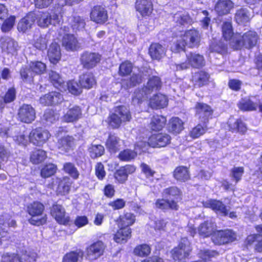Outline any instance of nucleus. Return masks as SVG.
Masks as SVG:
<instances>
[{
	"label": "nucleus",
	"instance_id": "obj_1",
	"mask_svg": "<svg viewBox=\"0 0 262 262\" xmlns=\"http://www.w3.org/2000/svg\"><path fill=\"white\" fill-rule=\"evenodd\" d=\"M200 39V34L195 29L179 31L172 39L171 50L173 52H180L184 51L186 46L190 48L198 47Z\"/></svg>",
	"mask_w": 262,
	"mask_h": 262
},
{
	"label": "nucleus",
	"instance_id": "obj_2",
	"mask_svg": "<svg viewBox=\"0 0 262 262\" xmlns=\"http://www.w3.org/2000/svg\"><path fill=\"white\" fill-rule=\"evenodd\" d=\"M196 113L203 124H199L193 128L190 132V136L193 138H198L203 135L207 130L206 123L209 117L212 115V110L211 107L204 103H198L195 105Z\"/></svg>",
	"mask_w": 262,
	"mask_h": 262
},
{
	"label": "nucleus",
	"instance_id": "obj_3",
	"mask_svg": "<svg viewBox=\"0 0 262 262\" xmlns=\"http://www.w3.org/2000/svg\"><path fill=\"white\" fill-rule=\"evenodd\" d=\"M257 35L254 31H248L243 35L235 34L231 41V46L235 49H239L244 47L250 48L256 43Z\"/></svg>",
	"mask_w": 262,
	"mask_h": 262
},
{
	"label": "nucleus",
	"instance_id": "obj_4",
	"mask_svg": "<svg viewBox=\"0 0 262 262\" xmlns=\"http://www.w3.org/2000/svg\"><path fill=\"white\" fill-rule=\"evenodd\" d=\"M161 85L160 78L153 76L148 80L147 85L142 90H136L133 97V103L134 105L139 104L146 98V95L154 90H158Z\"/></svg>",
	"mask_w": 262,
	"mask_h": 262
},
{
	"label": "nucleus",
	"instance_id": "obj_5",
	"mask_svg": "<svg viewBox=\"0 0 262 262\" xmlns=\"http://www.w3.org/2000/svg\"><path fill=\"white\" fill-rule=\"evenodd\" d=\"M45 207L39 202L35 201L29 204L27 207V211L31 217L29 220V223L33 225L39 226L46 223L47 217L42 216Z\"/></svg>",
	"mask_w": 262,
	"mask_h": 262
},
{
	"label": "nucleus",
	"instance_id": "obj_6",
	"mask_svg": "<svg viewBox=\"0 0 262 262\" xmlns=\"http://www.w3.org/2000/svg\"><path fill=\"white\" fill-rule=\"evenodd\" d=\"M28 133L24 127L20 129L18 127L14 126L11 129H7L6 128H0V136L2 137H7L11 136L16 143L18 144L25 145L28 142Z\"/></svg>",
	"mask_w": 262,
	"mask_h": 262
},
{
	"label": "nucleus",
	"instance_id": "obj_7",
	"mask_svg": "<svg viewBox=\"0 0 262 262\" xmlns=\"http://www.w3.org/2000/svg\"><path fill=\"white\" fill-rule=\"evenodd\" d=\"M131 116L128 109L124 106L117 107L108 118V123L113 128H118L122 123L128 121Z\"/></svg>",
	"mask_w": 262,
	"mask_h": 262
},
{
	"label": "nucleus",
	"instance_id": "obj_8",
	"mask_svg": "<svg viewBox=\"0 0 262 262\" xmlns=\"http://www.w3.org/2000/svg\"><path fill=\"white\" fill-rule=\"evenodd\" d=\"M29 65V69L23 68L20 72L21 77L24 81H31L34 75L43 74L46 70V64L41 61H31Z\"/></svg>",
	"mask_w": 262,
	"mask_h": 262
},
{
	"label": "nucleus",
	"instance_id": "obj_9",
	"mask_svg": "<svg viewBox=\"0 0 262 262\" xmlns=\"http://www.w3.org/2000/svg\"><path fill=\"white\" fill-rule=\"evenodd\" d=\"M37 25L40 27H47L49 25L56 26L61 21V16L55 12H39L35 15Z\"/></svg>",
	"mask_w": 262,
	"mask_h": 262
},
{
	"label": "nucleus",
	"instance_id": "obj_10",
	"mask_svg": "<svg viewBox=\"0 0 262 262\" xmlns=\"http://www.w3.org/2000/svg\"><path fill=\"white\" fill-rule=\"evenodd\" d=\"M187 60L181 64H176V70H182L189 68L190 66L199 68L204 66L205 60L202 55L195 53H189L186 55Z\"/></svg>",
	"mask_w": 262,
	"mask_h": 262
},
{
	"label": "nucleus",
	"instance_id": "obj_11",
	"mask_svg": "<svg viewBox=\"0 0 262 262\" xmlns=\"http://www.w3.org/2000/svg\"><path fill=\"white\" fill-rule=\"evenodd\" d=\"M191 250L187 239L182 238L178 246L171 250V257L175 261L185 262L183 259L189 256Z\"/></svg>",
	"mask_w": 262,
	"mask_h": 262
},
{
	"label": "nucleus",
	"instance_id": "obj_12",
	"mask_svg": "<svg viewBox=\"0 0 262 262\" xmlns=\"http://www.w3.org/2000/svg\"><path fill=\"white\" fill-rule=\"evenodd\" d=\"M68 29V27L64 26L61 28L59 31V35H63L62 45L67 50H77L80 48V44L73 35L67 33Z\"/></svg>",
	"mask_w": 262,
	"mask_h": 262
},
{
	"label": "nucleus",
	"instance_id": "obj_13",
	"mask_svg": "<svg viewBox=\"0 0 262 262\" xmlns=\"http://www.w3.org/2000/svg\"><path fill=\"white\" fill-rule=\"evenodd\" d=\"M147 144L145 141H140L136 143L135 146V151L130 149H125L120 152L119 158L124 161H129L134 159L137 155L140 154L142 152L147 149Z\"/></svg>",
	"mask_w": 262,
	"mask_h": 262
},
{
	"label": "nucleus",
	"instance_id": "obj_14",
	"mask_svg": "<svg viewBox=\"0 0 262 262\" xmlns=\"http://www.w3.org/2000/svg\"><path fill=\"white\" fill-rule=\"evenodd\" d=\"M49 132L46 129L38 128L33 129L29 134L30 141L36 146H41L50 137Z\"/></svg>",
	"mask_w": 262,
	"mask_h": 262
},
{
	"label": "nucleus",
	"instance_id": "obj_15",
	"mask_svg": "<svg viewBox=\"0 0 262 262\" xmlns=\"http://www.w3.org/2000/svg\"><path fill=\"white\" fill-rule=\"evenodd\" d=\"M170 136L167 134L159 133L152 135L148 139L147 147L149 145L152 147H165L170 143Z\"/></svg>",
	"mask_w": 262,
	"mask_h": 262
},
{
	"label": "nucleus",
	"instance_id": "obj_16",
	"mask_svg": "<svg viewBox=\"0 0 262 262\" xmlns=\"http://www.w3.org/2000/svg\"><path fill=\"white\" fill-rule=\"evenodd\" d=\"M18 117L20 121L30 123L35 119V111L31 105L24 104L18 110Z\"/></svg>",
	"mask_w": 262,
	"mask_h": 262
},
{
	"label": "nucleus",
	"instance_id": "obj_17",
	"mask_svg": "<svg viewBox=\"0 0 262 262\" xmlns=\"http://www.w3.org/2000/svg\"><path fill=\"white\" fill-rule=\"evenodd\" d=\"M235 238L234 234L230 230L218 231L213 234L212 240L215 244L222 245L231 242Z\"/></svg>",
	"mask_w": 262,
	"mask_h": 262
},
{
	"label": "nucleus",
	"instance_id": "obj_18",
	"mask_svg": "<svg viewBox=\"0 0 262 262\" xmlns=\"http://www.w3.org/2000/svg\"><path fill=\"white\" fill-rule=\"evenodd\" d=\"M51 214L60 224L67 225L70 221L69 217L66 215L64 209L60 205H54L52 207Z\"/></svg>",
	"mask_w": 262,
	"mask_h": 262
},
{
	"label": "nucleus",
	"instance_id": "obj_19",
	"mask_svg": "<svg viewBox=\"0 0 262 262\" xmlns=\"http://www.w3.org/2000/svg\"><path fill=\"white\" fill-rule=\"evenodd\" d=\"M90 18L97 24H103L108 18L107 11L100 6H95L91 11Z\"/></svg>",
	"mask_w": 262,
	"mask_h": 262
},
{
	"label": "nucleus",
	"instance_id": "obj_20",
	"mask_svg": "<svg viewBox=\"0 0 262 262\" xmlns=\"http://www.w3.org/2000/svg\"><path fill=\"white\" fill-rule=\"evenodd\" d=\"M63 100V97L59 93L52 92L41 97L39 102L40 104L46 106L57 104Z\"/></svg>",
	"mask_w": 262,
	"mask_h": 262
},
{
	"label": "nucleus",
	"instance_id": "obj_21",
	"mask_svg": "<svg viewBox=\"0 0 262 262\" xmlns=\"http://www.w3.org/2000/svg\"><path fill=\"white\" fill-rule=\"evenodd\" d=\"M75 145L74 139L69 136H64L58 141L57 146L59 151L62 154L72 150Z\"/></svg>",
	"mask_w": 262,
	"mask_h": 262
},
{
	"label": "nucleus",
	"instance_id": "obj_22",
	"mask_svg": "<svg viewBox=\"0 0 262 262\" xmlns=\"http://www.w3.org/2000/svg\"><path fill=\"white\" fill-rule=\"evenodd\" d=\"M100 56L95 53L85 52L81 57V63L85 68L90 69L94 67L100 61Z\"/></svg>",
	"mask_w": 262,
	"mask_h": 262
},
{
	"label": "nucleus",
	"instance_id": "obj_23",
	"mask_svg": "<svg viewBox=\"0 0 262 262\" xmlns=\"http://www.w3.org/2000/svg\"><path fill=\"white\" fill-rule=\"evenodd\" d=\"M105 246L101 241H98L91 245L86 249L87 256L89 259H96L103 254Z\"/></svg>",
	"mask_w": 262,
	"mask_h": 262
},
{
	"label": "nucleus",
	"instance_id": "obj_24",
	"mask_svg": "<svg viewBox=\"0 0 262 262\" xmlns=\"http://www.w3.org/2000/svg\"><path fill=\"white\" fill-rule=\"evenodd\" d=\"M0 47L3 52L14 55L17 50V43L9 37H3L0 39Z\"/></svg>",
	"mask_w": 262,
	"mask_h": 262
},
{
	"label": "nucleus",
	"instance_id": "obj_25",
	"mask_svg": "<svg viewBox=\"0 0 262 262\" xmlns=\"http://www.w3.org/2000/svg\"><path fill=\"white\" fill-rule=\"evenodd\" d=\"M82 116L81 108L78 106H74L69 108L64 112L62 118L65 122H74L78 120Z\"/></svg>",
	"mask_w": 262,
	"mask_h": 262
},
{
	"label": "nucleus",
	"instance_id": "obj_26",
	"mask_svg": "<svg viewBox=\"0 0 262 262\" xmlns=\"http://www.w3.org/2000/svg\"><path fill=\"white\" fill-rule=\"evenodd\" d=\"M136 9L142 16H149L153 10L150 0H137Z\"/></svg>",
	"mask_w": 262,
	"mask_h": 262
},
{
	"label": "nucleus",
	"instance_id": "obj_27",
	"mask_svg": "<svg viewBox=\"0 0 262 262\" xmlns=\"http://www.w3.org/2000/svg\"><path fill=\"white\" fill-rule=\"evenodd\" d=\"M203 206L210 208L217 213L227 215L228 210L222 202L215 200H209L203 203Z\"/></svg>",
	"mask_w": 262,
	"mask_h": 262
},
{
	"label": "nucleus",
	"instance_id": "obj_28",
	"mask_svg": "<svg viewBox=\"0 0 262 262\" xmlns=\"http://www.w3.org/2000/svg\"><path fill=\"white\" fill-rule=\"evenodd\" d=\"M234 4L231 0H219L215 6V10L220 15L230 13L233 8Z\"/></svg>",
	"mask_w": 262,
	"mask_h": 262
},
{
	"label": "nucleus",
	"instance_id": "obj_29",
	"mask_svg": "<svg viewBox=\"0 0 262 262\" xmlns=\"http://www.w3.org/2000/svg\"><path fill=\"white\" fill-rule=\"evenodd\" d=\"M215 227L216 226L212 220H208L200 225L198 231L200 236L206 237L212 234Z\"/></svg>",
	"mask_w": 262,
	"mask_h": 262
},
{
	"label": "nucleus",
	"instance_id": "obj_30",
	"mask_svg": "<svg viewBox=\"0 0 262 262\" xmlns=\"http://www.w3.org/2000/svg\"><path fill=\"white\" fill-rule=\"evenodd\" d=\"M31 262V259L29 254L25 253L22 254H15L6 253L3 254L2 258V262Z\"/></svg>",
	"mask_w": 262,
	"mask_h": 262
},
{
	"label": "nucleus",
	"instance_id": "obj_31",
	"mask_svg": "<svg viewBox=\"0 0 262 262\" xmlns=\"http://www.w3.org/2000/svg\"><path fill=\"white\" fill-rule=\"evenodd\" d=\"M48 56L50 62L53 64L57 63L61 58V52L59 45L56 42H52L48 51Z\"/></svg>",
	"mask_w": 262,
	"mask_h": 262
},
{
	"label": "nucleus",
	"instance_id": "obj_32",
	"mask_svg": "<svg viewBox=\"0 0 262 262\" xmlns=\"http://www.w3.org/2000/svg\"><path fill=\"white\" fill-rule=\"evenodd\" d=\"M209 78L210 76L207 73L200 71L194 74L192 81L195 86L201 87L208 83Z\"/></svg>",
	"mask_w": 262,
	"mask_h": 262
},
{
	"label": "nucleus",
	"instance_id": "obj_33",
	"mask_svg": "<svg viewBox=\"0 0 262 262\" xmlns=\"http://www.w3.org/2000/svg\"><path fill=\"white\" fill-rule=\"evenodd\" d=\"M54 182L58 184L57 192L58 193L65 195L69 193L71 185V180L69 177H64L62 179L56 178Z\"/></svg>",
	"mask_w": 262,
	"mask_h": 262
},
{
	"label": "nucleus",
	"instance_id": "obj_34",
	"mask_svg": "<svg viewBox=\"0 0 262 262\" xmlns=\"http://www.w3.org/2000/svg\"><path fill=\"white\" fill-rule=\"evenodd\" d=\"M229 130L234 132H238L244 133L247 130L245 123L241 120L231 117L227 122Z\"/></svg>",
	"mask_w": 262,
	"mask_h": 262
},
{
	"label": "nucleus",
	"instance_id": "obj_35",
	"mask_svg": "<svg viewBox=\"0 0 262 262\" xmlns=\"http://www.w3.org/2000/svg\"><path fill=\"white\" fill-rule=\"evenodd\" d=\"M120 229L114 235V240L118 243H124L131 236V229L129 227H119Z\"/></svg>",
	"mask_w": 262,
	"mask_h": 262
},
{
	"label": "nucleus",
	"instance_id": "obj_36",
	"mask_svg": "<svg viewBox=\"0 0 262 262\" xmlns=\"http://www.w3.org/2000/svg\"><path fill=\"white\" fill-rule=\"evenodd\" d=\"M122 143L118 137L111 135L106 141V146L111 152H116L120 149Z\"/></svg>",
	"mask_w": 262,
	"mask_h": 262
},
{
	"label": "nucleus",
	"instance_id": "obj_37",
	"mask_svg": "<svg viewBox=\"0 0 262 262\" xmlns=\"http://www.w3.org/2000/svg\"><path fill=\"white\" fill-rule=\"evenodd\" d=\"M35 21V15L33 13H30L26 17L22 18L18 23L17 29L19 31L26 32L30 29Z\"/></svg>",
	"mask_w": 262,
	"mask_h": 262
},
{
	"label": "nucleus",
	"instance_id": "obj_38",
	"mask_svg": "<svg viewBox=\"0 0 262 262\" xmlns=\"http://www.w3.org/2000/svg\"><path fill=\"white\" fill-rule=\"evenodd\" d=\"M167 97L161 94L154 96L150 100L151 107L155 108H164L167 106Z\"/></svg>",
	"mask_w": 262,
	"mask_h": 262
},
{
	"label": "nucleus",
	"instance_id": "obj_39",
	"mask_svg": "<svg viewBox=\"0 0 262 262\" xmlns=\"http://www.w3.org/2000/svg\"><path fill=\"white\" fill-rule=\"evenodd\" d=\"M49 78L53 85L61 92L66 91V86L62 78L54 71L49 73Z\"/></svg>",
	"mask_w": 262,
	"mask_h": 262
},
{
	"label": "nucleus",
	"instance_id": "obj_40",
	"mask_svg": "<svg viewBox=\"0 0 262 262\" xmlns=\"http://www.w3.org/2000/svg\"><path fill=\"white\" fill-rule=\"evenodd\" d=\"M79 83L82 88L90 89L96 84V82L93 75L91 73H87L80 76Z\"/></svg>",
	"mask_w": 262,
	"mask_h": 262
},
{
	"label": "nucleus",
	"instance_id": "obj_41",
	"mask_svg": "<svg viewBox=\"0 0 262 262\" xmlns=\"http://www.w3.org/2000/svg\"><path fill=\"white\" fill-rule=\"evenodd\" d=\"M183 122L178 117H173L169 121L168 129L169 132L179 134L183 129Z\"/></svg>",
	"mask_w": 262,
	"mask_h": 262
},
{
	"label": "nucleus",
	"instance_id": "obj_42",
	"mask_svg": "<svg viewBox=\"0 0 262 262\" xmlns=\"http://www.w3.org/2000/svg\"><path fill=\"white\" fill-rule=\"evenodd\" d=\"M83 255L82 250L77 249L66 254L62 258V262H78L83 259Z\"/></svg>",
	"mask_w": 262,
	"mask_h": 262
},
{
	"label": "nucleus",
	"instance_id": "obj_43",
	"mask_svg": "<svg viewBox=\"0 0 262 262\" xmlns=\"http://www.w3.org/2000/svg\"><path fill=\"white\" fill-rule=\"evenodd\" d=\"M166 119L163 116L154 115L151 118L150 126L152 130L159 131L161 130L165 126Z\"/></svg>",
	"mask_w": 262,
	"mask_h": 262
},
{
	"label": "nucleus",
	"instance_id": "obj_44",
	"mask_svg": "<svg viewBox=\"0 0 262 262\" xmlns=\"http://www.w3.org/2000/svg\"><path fill=\"white\" fill-rule=\"evenodd\" d=\"M149 53L152 59L159 60L165 55V49L159 43H152L151 45Z\"/></svg>",
	"mask_w": 262,
	"mask_h": 262
},
{
	"label": "nucleus",
	"instance_id": "obj_45",
	"mask_svg": "<svg viewBox=\"0 0 262 262\" xmlns=\"http://www.w3.org/2000/svg\"><path fill=\"white\" fill-rule=\"evenodd\" d=\"M155 206L156 208L162 210L168 209L178 210V205L174 201H170L163 199H158L155 203Z\"/></svg>",
	"mask_w": 262,
	"mask_h": 262
},
{
	"label": "nucleus",
	"instance_id": "obj_46",
	"mask_svg": "<svg viewBox=\"0 0 262 262\" xmlns=\"http://www.w3.org/2000/svg\"><path fill=\"white\" fill-rule=\"evenodd\" d=\"M251 15L247 9L242 8L236 11L235 19L238 24H244L249 21Z\"/></svg>",
	"mask_w": 262,
	"mask_h": 262
},
{
	"label": "nucleus",
	"instance_id": "obj_47",
	"mask_svg": "<svg viewBox=\"0 0 262 262\" xmlns=\"http://www.w3.org/2000/svg\"><path fill=\"white\" fill-rule=\"evenodd\" d=\"M47 158L45 151L41 149H35L30 155V161L35 164H38L42 162Z\"/></svg>",
	"mask_w": 262,
	"mask_h": 262
},
{
	"label": "nucleus",
	"instance_id": "obj_48",
	"mask_svg": "<svg viewBox=\"0 0 262 262\" xmlns=\"http://www.w3.org/2000/svg\"><path fill=\"white\" fill-rule=\"evenodd\" d=\"M173 20L181 25L191 24L192 20L188 14L184 11L178 12L173 16Z\"/></svg>",
	"mask_w": 262,
	"mask_h": 262
},
{
	"label": "nucleus",
	"instance_id": "obj_49",
	"mask_svg": "<svg viewBox=\"0 0 262 262\" xmlns=\"http://www.w3.org/2000/svg\"><path fill=\"white\" fill-rule=\"evenodd\" d=\"M135 222V216L131 213L127 212L120 216L118 222V226L121 227H129Z\"/></svg>",
	"mask_w": 262,
	"mask_h": 262
},
{
	"label": "nucleus",
	"instance_id": "obj_50",
	"mask_svg": "<svg viewBox=\"0 0 262 262\" xmlns=\"http://www.w3.org/2000/svg\"><path fill=\"white\" fill-rule=\"evenodd\" d=\"M175 179L180 181H185L189 179V174L187 168L184 166L177 167L174 171Z\"/></svg>",
	"mask_w": 262,
	"mask_h": 262
},
{
	"label": "nucleus",
	"instance_id": "obj_51",
	"mask_svg": "<svg viewBox=\"0 0 262 262\" xmlns=\"http://www.w3.org/2000/svg\"><path fill=\"white\" fill-rule=\"evenodd\" d=\"M223 36L226 40H230L231 46V41L235 34L233 35L232 25L230 22L226 21L224 23L222 26Z\"/></svg>",
	"mask_w": 262,
	"mask_h": 262
},
{
	"label": "nucleus",
	"instance_id": "obj_52",
	"mask_svg": "<svg viewBox=\"0 0 262 262\" xmlns=\"http://www.w3.org/2000/svg\"><path fill=\"white\" fill-rule=\"evenodd\" d=\"M238 106L241 110L250 111L255 110L257 105L252 102L249 98H245L239 102Z\"/></svg>",
	"mask_w": 262,
	"mask_h": 262
},
{
	"label": "nucleus",
	"instance_id": "obj_53",
	"mask_svg": "<svg viewBox=\"0 0 262 262\" xmlns=\"http://www.w3.org/2000/svg\"><path fill=\"white\" fill-rule=\"evenodd\" d=\"M63 170L69 174L73 179L76 180L79 176V171L73 163L67 162L64 164Z\"/></svg>",
	"mask_w": 262,
	"mask_h": 262
},
{
	"label": "nucleus",
	"instance_id": "obj_54",
	"mask_svg": "<svg viewBox=\"0 0 262 262\" xmlns=\"http://www.w3.org/2000/svg\"><path fill=\"white\" fill-rule=\"evenodd\" d=\"M151 252L150 247L147 244H141L136 247L134 250V254L138 256H148Z\"/></svg>",
	"mask_w": 262,
	"mask_h": 262
},
{
	"label": "nucleus",
	"instance_id": "obj_55",
	"mask_svg": "<svg viewBox=\"0 0 262 262\" xmlns=\"http://www.w3.org/2000/svg\"><path fill=\"white\" fill-rule=\"evenodd\" d=\"M90 156L93 159L101 156L104 151V148L101 145H92L89 148Z\"/></svg>",
	"mask_w": 262,
	"mask_h": 262
},
{
	"label": "nucleus",
	"instance_id": "obj_56",
	"mask_svg": "<svg viewBox=\"0 0 262 262\" xmlns=\"http://www.w3.org/2000/svg\"><path fill=\"white\" fill-rule=\"evenodd\" d=\"M57 170V167L53 164L45 165L41 170V176L43 178H48L53 175Z\"/></svg>",
	"mask_w": 262,
	"mask_h": 262
},
{
	"label": "nucleus",
	"instance_id": "obj_57",
	"mask_svg": "<svg viewBox=\"0 0 262 262\" xmlns=\"http://www.w3.org/2000/svg\"><path fill=\"white\" fill-rule=\"evenodd\" d=\"M47 39L45 36L36 35L34 37L33 45L40 50L46 49L47 48Z\"/></svg>",
	"mask_w": 262,
	"mask_h": 262
},
{
	"label": "nucleus",
	"instance_id": "obj_58",
	"mask_svg": "<svg viewBox=\"0 0 262 262\" xmlns=\"http://www.w3.org/2000/svg\"><path fill=\"white\" fill-rule=\"evenodd\" d=\"M133 65L131 62L125 61L122 62L120 67L119 74L120 76H126L129 75L132 71Z\"/></svg>",
	"mask_w": 262,
	"mask_h": 262
},
{
	"label": "nucleus",
	"instance_id": "obj_59",
	"mask_svg": "<svg viewBox=\"0 0 262 262\" xmlns=\"http://www.w3.org/2000/svg\"><path fill=\"white\" fill-rule=\"evenodd\" d=\"M66 91L68 90L72 94L77 95L81 93V89L78 83L74 81H69L65 83Z\"/></svg>",
	"mask_w": 262,
	"mask_h": 262
},
{
	"label": "nucleus",
	"instance_id": "obj_60",
	"mask_svg": "<svg viewBox=\"0 0 262 262\" xmlns=\"http://www.w3.org/2000/svg\"><path fill=\"white\" fill-rule=\"evenodd\" d=\"M227 45L221 41L217 43H212L210 46V50L212 52H215L223 54L227 51Z\"/></svg>",
	"mask_w": 262,
	"mask_h": 262
},
{
	"label": "nucleus",
	"instance_id": "obj_61",
	"mask_svg": "<svg viewBox=\"0 0 262 262\" xmlns=\"http://www.w3.org/2000/svg\"><path fill=\"white\" fill-rule=\"evenodd\" d=\"M244 172V169L243 167H235L232 169L230 176L235 183L241 180Z\"/></svg>",
	"mask_w": 262,
	"mask_h": 262
},
{
	"label": "nucleus",
	"instance_id": "obj_62",
	"mask_svg": "<svg viewBox=\"0 0 262 262\" xmlns=\"http://www.w3.org/2000/svg\"><path fill=\"white\" fill-rule=\"evenodd\" d=\"M71 23L73 29H80L84 27V20L79 16H74L71 18Z\"/></svg>",
	"mask_w": 262,
	"mask_h": 262
},
{
	"label": "nucleus",
	"instance_id": "obj_63",
	"mask_svg": "<svg viewBox=\"0 0 262 262\" xmlns=\"http://www.w3.org/2000/svg\"><path fill=\"white\" fill-rule=\"evenodd\" d=\"M43 119L48 122L53 123L59 118V115L52 110H47L44 115Z\"/></svg>",
	"mask_w": 262,
	"mask_h": 262
},
{
	"label": "nucleus",
	"instance_id": "obj_64",
	"mask_svg": "<svg viewBox=\"0 0 262 262\" xmlns=\"http://www.w3.org/2000/svg\"><path fill=\"white\" fill-rule=\"evenodd\" d=\"M15 21V17L13 16H10L7 19L3 24L1 29L3 32H6L10 31L13 27Z\"/></svg>",
	"mask_w": 262,
	"mask_h": 262
}]
</instances>
